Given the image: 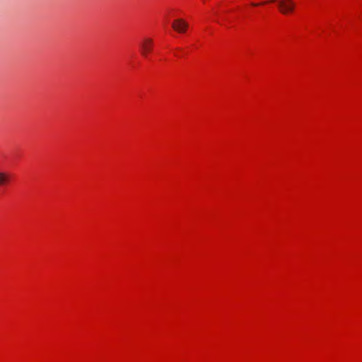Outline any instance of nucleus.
<instances>
[{
  "label": "nucleus",
  "mask_w": 362,
  "mask_h": 362,
  "mask_svg": "<svg viewBox=\"0 0 362 362\" xmlns=\"http://www.w3.org/2000/svg\"><path fill=\"white\" fill-rule=\"evenodd\" d=\"M278 6L283 14L292 12L295 8V3L292 0H279L278 1Z\"/></svg>",
  "instance_id": "1"
},
{
  "label": "nucleus",
  "mask_w": 362,
  "mask_h": 362,
  "mask_svg": "<svg viewBox=\"0 0 362 362\" xmlns=\"http://www.w3.org/2000/svg\"><path fill=\"white\" fill-rule=\"evenodd\" d=\"M153 42L151 38H145L140 44L141 54L143 57H147L148 54L153 49Z\"/></svg>",
  "instance_id": "2"
},
{
  "label": "nucleus",
  "mask_w": 362,
  "mask_h": 362,
  "mask_svg": "<svg viewBox=\"0 0 362 362\" xmlns=\"http://www.w3.org/2000/svg\"><path fill=\"white\" fill-rule=\"evenodd\" d=\"M173 29L178 33H185L188 28V24L183 19L179 18L173 23L172 25Z\"/></svg>",
  "instance_id": "3"
},
{
  "label": "nucleus",
  "mask_w": 362,
  "mask_h": 362,
  "mask_svg": "<svg viewBox=\"0 0 362 362\" xmlns=\"http://www.w3.org/2000/svg\"><path fill=\"white\" fill-rule=\"evenodd\" d=\"M11 175L8 173L0 171V187H4L10 182Z\"/></svg>",
  "instance_id": "4"
},
{
  "label": "nucleus",
  "mask_w": 362,
  "mask_h": 362,
  "mask_svg": "<svg viewBox=\"0 0 362 362\" xmlns=\"http://www.w3.org/2000/svg\"><path fill=\"white\" fill-rule=\"evenodd\" d=\"M276 0H270V2H275Z\"/></svg>",
  "instance_id": "5"
},
{
  "label": "nucleus",
  "mask_w": 362,
  "mask_h": 362,
  "mask_svg": "<svg viewBox=\"0 0 362 362\" xmlns=\"http://www.w3.org/2000/svg\"><path fill=\"white\" fill-rule=\"evenodd\" d=\"M252 6H257V4H252Z\"/></svg>",
  "instance_id": "6"
}]
</instances>
